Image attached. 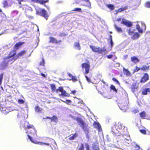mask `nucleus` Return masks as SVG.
I'll list each match as a JSON object with an SVG mask.
<instances>
[{"instance_id": "f257e3e1", "label": "nucleus", "mask_w": 150, "mask_h": 150, "mask_svg": "<svg viewBox=\"0 0 150 150\" xmlns=\"http://www.w3.org/2000/svg\"><path fill=\"white\" fill-rule=\"evenodd\" d=\"M110 134L113 135V136L116 139H119L121 138L122 137L124 136L125 134H123V133L119 132L117 129H116L115 131L112 130L110 132ZM127 135V138H125V137H124V139H122L123 141H124L125 142H123L125 143V144H126V143L129 144L131 142V138L129 135L125 134Z\"/></svg>"}, {"instance_id": "f03ea898", "label": "nucleus", "mask_w": 150, "mask_h": 150, "mask_svg": "<svg viewBox=\"0 0 150 150\" xmlns=\"http://www.w3.org/2000/svg\"><path fill=\"white\" fill-rule=\"evenodd\" d=\"M14 61L11 57H6L3 59L0 63V69L4 70L8 68L9 64H11Z\"/></svg>"}, {"instance_id": "7ed1b4c3", "label": "nucleus", "mask_w": 150, "mask_h": 150, "mask_svg": "<svg viewBox=\"0 0 150 150\" xmlns=\"http://www.w3.org/2000/svg\"><path fill=\"white\" fill-rule=\"evenodd\" d=\"M22 127L25 129H31L30 132V134H32L34 136V137H37L36 131L35 130L34 127L32 125H29L28 122L24 121L23 123H22L21 125V127Z\"/></svg>"}, {"instance_id": "20e7f679", "label": "nucleus", "mask_w": 150, "mask_h": 150, "mask_svg": "<svg viewBox=\"0 0 150 150\" xmlns=\"http://www.w3.org/2000/svg\"><path fill=\"white\" fill-rule=\"evenodd\" d=\"M74 119L77 121L79 125L84 131L86 134H87L88 133L87 125L84 122L82 119L79 117H75Z\"/></svg>"}, {"instance_id": "39448f33", "label": "nucleus", "mask_w": 150, "mask_h": 150, "mask_svg": "<svg viewBox=\"0 0 150 150\" xmlns=\"http://www.w3.org/2000/svg\"><path fill=\"white\" fill-rule=\"evenodd\" d=\"M125 98L123 99H122L119 103L118 106L119 108L122 110L125 111L127 108V106L128 104V99L127 97V95L125 92Z\"/></svg>"}, {"instance_id": "423d86ee", "label": "nucleus", "mask_w": 150, "mask_h": 150, "mask_svg": "<svg viewBox=\"0 0 150 150\" xmlns=\"http://www.w3.org/2000/svg\"><path fill=\"white\" fill-rule=\"evenodd\" d=\"M135 30L131 28L127 29V31L128 34L131 36V38L133 40H135L138 39L140 36V34L137 32H134Z\"/></svg>"}, {"instance_id": "0eeeda50", "label": "nucleus", "mask_w": 150, "mask_h": 150, "mask_svg": "<svg viewBox=\"0 0 150 150\" xmlns=\"http://www.w3.org/2000/svg\"><path fill=\"white\" fill-rule=\"evenodd\" d=\"M90 47L92 51L99 54H105L106 53V49L104 47L102 48L100 47H97L94 46L90 45Z\"/></svg>"}, {"instance_id": "6e6552de", "label": "nucleus", "mask_w": 150, "mask_h": 150, "mask_svg": "<svg viewBox=\"0 0 150 150\" xmlns=\"http://www.w3.org/2000/svg\"><path fill=\"white\" fill-rule=\"evenodd\" d=\"M117 128L120 129L121 132L124 134L127 135V130L126 127H125L123 124L120 122L118 123L117 125Z\"/></svg>"}, {"instance_id": "1a4fd4ad", "label": "nucleus", "mask_w": 150, "mask_h": 150, "mask_svg": "<svg viewBox=\"0 0 150 150\" xmlns=\"http://www.w3.org/2000/svg\"><path fill=\"white\" fill-rule=\"evenodd\" d=\"M37 14H39L42 16H43L46 19L48 17L47 15V12L44 9L41 10V9H37L36 10Z\"/></svg>"}, {"instance_id": "9d476101", "label": "nucleus", "mask_w": 150, "mask_h": 150, "mask_svg": "<svg viewBox=\"0 0 150 150\" xmlns=\"http://www.w3.org/2000/svg\"><path fill=\"white\" fill-rule=\"evenodd\" d=\"M76 1V3H79L81 1H83L86 2V3H81V5L82 6H85L87 7H91V3L89 0H75Z\"/></svg>"}, {"instance_id": "9b49d317", "label": "nucleus", "mask_w": 150, "mask_h": 150, "mask_svg": "<svg viewBox=\"0 0 150 150\" xmlns=\"http://www.w3.org/2000/svg\"><path fill=\"white\" fill-rule=\"evenodd\" d=\"M2 102V100H1V98H0V110L1 112L4 114L6 115L8 113V110L7 109V108H6L5 107H3L1 105H2L1 103Z\"/></svg>"}, {"instance_id": "f8f14e48", "label": "nucleus", "mask_w": 150, "mask_h": 150, "mask_svg": "<svg viewBox=\"0 0 150 150\" xmlns=\"http://www.w3.org/2000/svg\"><path fill=\"white\" fill-rule=\"evenodd\" d=\"M82 67L83 68H85V74H86L89 73L90 67V66L89 64L86 63H84L82 64Z\"/></svg>"}, {"instance_id": "ddd939ff", "label": "nucleus", "mask_w": 150, "mask_h": 150, "mask_svg": "<svg viewBox=\"0 0 150 150\" xmlns=\"http://www.w3.org/2000/svg\"><path fill=\"white\" fill-rule=\"evenodd\" d=\"M121 23L129 27H131L132 25L131 22L125 19H122Z\"/></svg>"}, {"instance_id": "4468645a", "label": "nucleus", "mask_w": 150, "mask_h": 150, "mask_svg": "<svg viewBox=\"0 0 150 150\" xmlns=\"http://www.w3.org/2000/svg\"><path fill=\"white\" fill-rule=\"evenodd\" d=\"M93 127L94 128L97 129L99 132H101L102 129L100 124L98 122H94L93 124Z\"/></svg>"}, {"instance_id": "2eb2a0df", "label": "nucleus", "mask_w": 150, "mask_h": 150, "mask_svg": "<svg viewBox=\"0 0 150 150\" xmlns=\"http://www.w3.org/2000/svg\"><path fill=\"white\" fill-rule=\"evenodd\" d=\"M149 78V76L148 74L147 73H145L143 76L140 82L141 83H144L147 81Z\"/></svg>"}, {"instance_id": "dca6fc26", "label": "nucleus", "mask_w": 150, "mask_h": 150, "mask_svg": "<svg viewBox=\"0 0 150 150\" xmlns=\"http://www.w3.org/2000/svg\"><path fill=\"white\" fill-rule=\"evenodd\" d=\"M28 139L33 143L36 144H38L42 146L44 144V143L42 142H35L33 140L32 137L30 136L29 134H28Z\"/></svg>"}, {"instance_id": "f3484780", "label": "nucleus", "mask_w": 150, "mask_h": 150, "mask_svg": "<svg viewBox=\"0 0 150 150\" xmlns=\"http://www.w3.org/2000/svg\"><path fill=\"white\" fill-rule=\"evenodd\" d=\"M16 51L14 50H13L11 51L10 52L9 54V56L8 57H8V58L11 57L13 59H14V61L16 58L15 59L14 57H13V56L15 55L16 54Z\"/></svg>"}, {"instance_id": "a211bd4d", "label": "nucleus", "mask_w": 150, "mask_h": 150, "mask_svg": "<svg viewBox=\"0 0 150 150\" xmlns=\"http://www.w3.org/2000/svg\"><path fill=\"white\" fill-rule=\"evenodd\" d=\"M46 119H49L51 120V121L55 123H57V118L55 115H54L52 117H46Z\"/></svg>"}, {"instance_id": "6ab92c4d", "label": "nucleus", "mask_w": 150, "mask_h": 150, "mask_svg": "<svg viewBox=\"0 0 150 150\" xmlns=\"http://www.w3.org/2000/svg\"><path fill=\"white\" fill-rule=\"evenodd\" d=\"M131 61L134 63H137L139 62V60L136 57L134 56L131 57Z\"/></svg>"}, {"instance_id": "aec40b11", "label": "nucleus", "mask_w": 150, "mask_h": 150, "mask_svg": "<svg viewBox=\"0 0 150 150\" xmlns=\"http://www.w3.org/2000/svg\"><path fill=\"white\" fill-rule=\"evenodd\" d=\"M150 92V89L149 88H145L143 90L142 93L143 95H146L147 94V92Z\"/></svg>"}, {"instance_id": "412c9836", "label": "nucleus", "mask_w": 150, "mask_h": 150, "mask_svg": "<svg viewBox=\"0 0 150 150\" xmlns=\"http://www.w3.org/2000/svg\"><path fill=\"white\" fill-rule=\"evenodd\" d=\"M123 72L124 74L127 76H130L131 74L130 72L128 69H125L124 67L123 68Z\"/></svg>"}, {"instance_id": "4be33fe9", "label": "nucleus", "mask_w": 150, "mask_h": 150, "mask_svg": "<svg viewBox=\"0 0 150 150\" xmlns=\"http://www.w3.org/2000/svg\"><path fill=\"white\" fill-rule=\"evenodd\" d=\"M33 1L35 2H38L43 4L47 2L48 0H33Z\"/></svg>"}, {"instance_id": "5701e85b", "label": "nucleus", "mask_w": 150, "mask_h": 150, "mask_svg": "<svg viewBox=\"0 0 150 150\" xmlns=\"http://www.w3.org/2000/svg\"><path fill=\"white\" fill-rule=\"evenodd\" d=\"M59 96H65L68 97L69 96V94L67 93L64 90L61 92V93L59 95Z\"/></svg>"}, {"instance_id": "b1692460", "label": "nucleus", "mask_w": 150, "mask_h": 150, "mask_svg": "<svg viewBox=\"0 0 150 150\" xmlns=\"http://www.w3.org/2000/svg\"><path fill=\"white\" fill-rule=\"evenodd\" d=\"M93 149L94 150H99L98 144L97 143H94V144L93 145Z\"/></svg>"}, {"instance_id": "393cba45", "label": "nucleus", "mask_w": 150, "mask_h": 150, "mask_svg": "<svg viewBox=\"0 0 150 150\" xmlns=\"http://www.w3.org/2000/svg\"><path fill=\"white\" fill-rule=\"evenodd\" d=\"M74 48L80 50L81 49L80 46L79 42H75L74 44Z\"/></svg>"}, {"instance_id": "a878e982", "label": "nucleus", "mask_w": 150, "mask_h": 150, "mask_svg": "<svg viewBox=\"0 0 150 150\" xmlns=\"http://www.w3.org/2000/svg\"><path fill=\"white\" fill-rule=\"evenodd\" d=\"M77 134L76 133H75L74 134L72 135H70V137L69 138V139L71 140H73L77 137Z\"/></svg>"}, {"instance_id": "bb28decb", "label": "nucleus", "mask_w": 150, "mask_h": 150, "mask_svg": "<svg viewBox=\"0 0 150 150\" xmlns=\"http://www.w3.org/2000/svg\"><path fill=\"white\" fill-rule=\"evenodd\" d=\"M141 69L143 71H146L148 70L149 69V67L147 66L146 65H144L142 66L141 68Z\"/></svg>"}, {"instance_id": "cd10ccee", "label": "nucleus", "mask_w": 150, "mask_h": 150, "mask_svg": "<svg viewBox=\"0 0 150 150\" xmlns=\"http://www.w3.org/2000/svg\"><path fill=\"white\" fill-rule=\"evenodd\" d=\"M131 88L132 91L133 93H134L136 91L137 87L135 84H132L131 86Z\"/></svg>"}, {"instance_id": "c85d7f7f", "label": "nucleus", "mask_w": 150, "mask_h": 150, "mask_svg": "<svg viewBox=\"0 0 150 150\" xmlns=\"http://www.w3.org/2000/svg\"><path fill=\"white\" fill-rule=\"evenodd\" d=\"M136 29L138 30L139 33H143V30L142 29L140 28L139 25L137 24L136 25Z\"/></svg>"}, {"instance_id": "c756f323", "label": "nucleus", "mask_w": 150, "mask_h": 150, "mask_svg": "<svg viewBox=\"0 0 150 150\" xmlns=\"http://www.w3.org/2000/svg\"><path fill=\"white\" fill-rule=\"evenodd\" d=\"M106 6L111 10H113L115 8L114 6L111 4H107Z\"/></svg>"}, {"instance_id": "7c9ffc66", "label": "nucleus", "mask_w": 150, "mask_h": 150, "mask_svg": "<svg viewBox=\"0 0 150 150\" xmlns=\"http://www.w3.org/2000/svg\"><path fill=\"white\" fill-rule=\"evenodd\" d=\"M26 52L25 50H23L19 53L17 55V56H18V57L16 58L19 57L23 56L24 54Z\"/></svg>"}, {"instance_id": "2f4dec72", "label": "nucleus", "mask_w": 150, "mask_h": 150, "mask_svg": "<svg viewBox=\"0 0 150 150\" xmlns=\"http://www.w3.org/2000/svg\"><path fill=\"white\" fill-rule=\"evenodd\" d=\"M115 28L117 32L121 33L122 32V30L120 27H118L116 25H115Z\"/></svg>"}, {"instance_id": "473e14b6", "label": "nucleus", "mask_w": 150, "mask_h": 150, "mask_svg": "<svg viewBox=\"0 0 150 150\" xmlns=\"http://www.w3.org/2000/svg\"><path fill=\"white\" fill-rule=\"evenodd\" d=\"M50 42H51L52 43H55L57 42L56 40L53 37H50Z\"/></svg>"}, {"instance_id": "72a5a7b5", "label": "nucleus", "mask_w": 150, "mask_h": 150, "mask_svg": "<svg viewBox=\"0 0 150 150\" xmlns=\"http://www.w3.org/2000/svg\"><path fill=\"white\" fill-rule=\"evenodd\" d=\"M140 117L142 119H144L146 116L145 113L144 112H142L139 113Z\"/></svg>"}, {"instance_id": "f704fd0d", "label": "nucleus", "mask_w": 150, "mask_h": 150, "mask_svg": "<svg viewBox=\"0 0 150 150\" xmlns=\"http://www.w3.org/2000/svg\"><path fill=\"white\" fill-rule=\"evenodd\" d=\"M24 43V42H17L16 44L15 45V47H18L22 45Z\"/></svg>"}, {"instance_id": "c9c22d12", "label": "nucleus", "mask_w": 150, "mask_h": 150, "mask_svg": "<svg viewBox=\"0 0 150 150\" xmlns=\"http://www.w3.org/2000/svg\"><path fill=\"white\" fill-rule=\"evenodd\" d=\"M109 40H110V43L111 47H112L113 45V42L112 40V36L111 35H110V38H109Z\"/></svg>"}, {"instance_id": "e433bc0d", "label": "nucleus", "mask_w": 150, "mask_h": 150, "mask_svg": "<svg viewBox=\"0 0 150 150\" xmlns=\"http://www.w3.org/2000/svg\"><path fill=\"white\" fill-rule=\"evenodd\" d=\"M42 109L38 106H36L35 108V110L36 112H40L42 110Z\"/></svg>"}, {"instance_id": "4c0bfd02", "label": "nucleus", "mask_w": 150, "mask_h": 150, "mask_svg": "<svg viewBox=\"0 0 150 150\" xmlns=\"http://www.w3.org/2000/svg\"><path fill=\"white\" fill-rule=\"evenodd\" d=\"M63 88L62 87H59L58 89H56V91L57 93H58V91H59L61 92L63 90Z\"/></svg>"}, {"instance_id": "58836bf2", "label": "nucleus", "mask_w": 150, "mask_h": 150, "mask_svg": "<svg viewBox=\"0 0 150 150\" xmlns=\"http://www.w3.org/2000/svg\"><path fill=\"white\" fill-rule=\"evenodd\" d=\"M110 88L111 89L113 90L116 92H117V90L115 88V87L113 85H111L110 86Z\"/></svg>"}, {"instance_id": "ea45409f", "label": "nucleus", "mask_w": 150, "mask_h": 150, "mask_svg": "<svg viewBox=\"0 0 150 150\" xmlns=\"http://www.w3.org/2000/svg\"><path fill=\"white\" fill-rule=\"evenodd\" d=\"M51 89L53 91H54L56 87L54 84H51L50 85Z\"/></svg>"}, {"instance_id": "a19ab883", "label": "nucleus", "mask_w": 150, "mask_h": 150, "mask_svg": "<svg viewBox=\"0 0 150 150\" xmlns=\"http://www.w3.org/2000/svg\"><path fill=\"white\" fill-rule=\"evenodd\" d=\"M3 5H4V7L5 8L6 7H7L8 6V3L7 1L4 0L3 1Z\"/></svg>"}, {"instance_id": "79ce46f5", "label": "nucleus", "mask_w": 150, "mask_h": 150, "mask_svg": "<svg viewBox=\"0 0 150 150\" xmlns=\"http://www.w3.org/2000/svg\"><path fill=\"white\" fill-rule=\"evenodd\" d=\"M7 109H8V110L9 112H11V111L15 109L12 106L9 107H8Z\"/></svg>"}, {"instance_id": "37998d69", "label": "nucleus", "mask_w": 150, "mask_h": 150, "mask_svg": "<svg viewBox=\"0 0 150 150\" xmlns=\"http://www.w3.org/2000/svg\"><path fill=\"white\" fill-rule=\"evenodd\" d=\"M3 74H1L0 75V85H1V84L2 80L3 79Z\"/></svg>"}, {"instance_id": "c03bdc74", "label": "nucleus", "mask_w": 150, "mask_h": 150, "mask_svg": "<svg viewBox=\"0 0 150 150\" xmlns=\"http://www.w3.org/2000/svg\"><path fill=\"white\" fill-rule=\"evenodd\" d=\"M141 69V68L138 67L137 66L134 69V73L137 72L139 70Z\"/></svg>"}, {"instance_id": "a18cd8bd", "label": "nucleus", "mask_w": 150, "mask_h": 150, "mask_svg": "<svg viewBox=\"0 0 150 150\" xmlns=\"http://www.w3.org/2000/svg\"><path fill=\"white\" fill-rule=\"evenodd\" d=\"M145 5L146 7L147 8H150V1L146 2Z\"/></svg>"}, {"instance_id": "49530a36", "label": "nucleus", "mask_w": 150, "mask_h": 150, "mask_svg": "<svg viewBox=\"0 0 150 150\" xmlns=\"http://www.w3.org/2000/svg\"><path fill=\"white\" fill-rule=\"evenodd\" d=\"M18 102L19 104H22L24 103V101L22 99H18Z\"/></svg>"}, {"instance_id": "de8ad7c7", "label": "nucleus", "mask_w": 150, "mask_h": 150, "mask_svg": "<svg viewBox=\"0 0 150 150\" xmlns=\"http://www.w3.org/2000/svg\"><path fill=\"white\" fill-rule=\"evenodd\" d=\"M73 11H77L78 12L81 11V9L80 8H74L73 10Z\"/></svg>"}, {"instance_id": "09e8293b", "label": "nucleus", "mask_w": 150, "mask_h": 150, "mask_svg": "<svg viewBox=\"0 0 150 150\" xmlns=\"http://www.w3.org/2000/svg\"><path fill=\"white\" fill-rule=\"evenodd\" d=\"M84 146L83 144H81V146L79 148V150H84Z\"/></svg>"}, {"instance_id": "8fccbe9b", "label": "nucleus", "mask_w": 150, "mask_h": 150, "mask_svg": "<svg viewBox=\"0 0 150 150\" xmlns=\"http://www.w3.org/2000/svg\"><path fill=\"white\" fill-rule=\"evenodd\" d=\"M85 77L86 78V80L88 83L91 82V81L90 79L86 75H85Z\"/></svg>"}, {"instance_id": "3c124183", "label": "nucleus", "mask_w": 150, "mask_h": 150, "mask_svg": "<svg viewBox=\"0 0 150 150\" xmlns=\"http://www.w3.org/2000/svg\"><path fill=\"white\" fill-rule=\"evenodd\" d=\"M112 80L116 82L118 84H119V85H120V83H119V81L117 80L115 78H113L112 79Z\"/></svg>"}, {"instance_id": "603ef678", "label": "nucleus", "mask_w": 150, "mask_h": 150, "mask_svg": "<svg viewBox=\"0 0 150 150\" xmlns=\"http://www.w3.org/2000/svg\"><path fill=\"white\" fill-rule=\"evenodd\" d=\"M72 80L73 82H75L76 81H77L76 78L75 77V76H74L72 77V78H71V79H70V80Z\"/></svg>"}, {"instance_id": "864d4df0", "label": "nucleus", "mask_w": 150, "mask_h": 150, "mask_svg": "<svg viewBox=\"0 0 150 150\" xmlns=\"http://www.w3.org/2000/svg\"><path fill=\"white\" fill-rule=\"evenodd\" d=\"M140 132L143 134H145L146 132L145 130L144 129H140L139 130Z\"/></svg>"}, {"instance_id": "5fc2aeb1", "label": "nucleus", "mask_w": 150, "mask_h": 150, "mask_svg": "<svg viewBox=\"0 0 150 150\" xmlns=\"http://www.w3.org/2000/svg\"><path fill=\"white\" fill-rule=\"evenodd\" d=\"M12 14H14V15H17L18 13V11H14L12 12Z\"/></svg>"}, {"instance_id": "6e6d98bb", "label": "nucleus", "mask_w": 150, "mask_h": 150, "mask_svg": "<svg viewBox=\"0 0 150 150\" xmlns=\"http://www.w3.org/2000/svg\"><path fill=\"white\" fill-rule=\"evenodd\" d=\"M85 146L86 148V150H89V146L88 144L87 143H85Z\"/></svg>"}, {"instance_id": "4d7b16f0", "label": "nucleus", "mask_w": 150, "mask_h": 150, "mask_svg": "<svg viewBox=\"0 0 150 150\" xmlns=\"http://www.w3.org/2000/svg\"><path fill=\"white\" fill-rule=\"evenodd\" d=\"M113 56V55L112 54H110L109 55H107V57L108 59H110Z\"/></svg>"}, {"instance_id": "13d9d810", "label": "nucleus", "mask_w": 150, "mask_h": 150, "mask_svg": "<svg viewBox=\"0 0 150 150\" xmlns=\"http://www.w3.org/2000/svg\"><path fill=\"white\" fill-rule=\"evenodd\" d=\"M117 10V12H121L122 11H123L122 8H119L118 10Z\"/></svg>"}, {"instance_id": "bf43d9fd", "label": "nucleus", "mask_w": 150, "mask_h": 150, "mask_svg": "<svg viewBox=\"0 0 150 150\" xmlns=\"http://www.w3.org/2000/svg\"><path fill=\"white\" fill-rule=\"evenodd\" d=\"M45 63V61L43 59H42V61L40 63V65H44Z\"/></svg>"}, {"instance_id": "052dcab7", "label": "nucleus", "mask_w": 150, "mask_h": 150, "mask_svg": "<svg viewBox=\"0 0 150 150\" xmlns=\"http://www.w3.org/2000/svg\"><path fill=\"white\" fill-rule=\"evenodd\" d=\"M122 9H123V11L126 10L128 8V6H125L124 7L122 8Z\"/></svg>"}, {"instance_id": "680f3d73", "label": "nucleus", "mask_w": 150, "mask_h": 150, "mask_svg": "<svg viewBox=\"0 0 150 150\" xmlns=\"http://www.w3.org/2000/svg\"><path fill=\"white\" fill-rule=\"evenodd\" d=\"M139 112V111L137 109H135L134 110H133V112L135 114L136 113Z\"/></svg>"}, {"instance_id": "e2e57ef3", "label": "nucleus", "mask_w": 150, "mask_h": 150, "mask_svg": "<svg viewBox=\"0 0 150 150\" xmlns=\"http://www.w3.org/2000/svg\"><path fill=\"white\" fill-rule=\"evenodd\" d=\"M65 102L67 103H68L71 102V101L69 100H66Z\"/></svg>"}, {"instance_id": "0e129e2a", "label": "nucleus", "mask_w": 150, "mask_h": 150, "mask_svg": "<svg viewBox=\"0 0 150 150\" xmlns=\"http://www.w3.org/2000/svg\"><path fill=\"white\" fill-rule=\"evenodd\" d=\"M66 34L65 33H63L60 34V36L62 37L65 36Z\"/></svg>"}, {"instance_id": "69168bd1", "label": "nucleus", "mask_w": 150, "mask_h": 150, "mask_svg": "<svg viewBox=\"0 0 150 150\" xmlns=\"http://www.w3.org/2000/svg\"><path fill=\"white\" fill-rule=\"evenodd\" d=\"M68 75L70 77L72 78V77L73 76H72L71 74H70L69 73H68Z\"/></svg>"}, {"instance_id": "338daca9", "label": "nucleus", "mask_w": 150, "mask_h": 150, "mask_svg": "<svg viewBox=\"0 0 150 150\" xmlns=\"http://www.w3.org/2000/svg\"><path fill=\"white\" fill-rule=\"evenodd\" d=\"M76 92V91L75 90H74L73 91H72V93L74 94H75Z\"/></svg>"}, {"instance_id": "774afa93", "label": "nucleus", "mask_w": 150, "mask_h": 150, "mask_svg": "<svg viewBox=\"0 0 150 150\" xmlns=\"http://www.w3.org/2000/svg\"><path fill=\"white\" fill-rule=\"evenodd\" d=\"M41 76H42L43 77H46L45 75L44 74H43V73H41Z\"/></svg>"}]
</instances>
